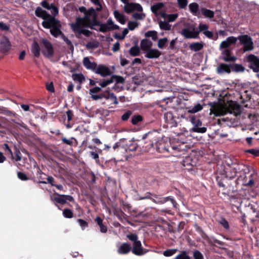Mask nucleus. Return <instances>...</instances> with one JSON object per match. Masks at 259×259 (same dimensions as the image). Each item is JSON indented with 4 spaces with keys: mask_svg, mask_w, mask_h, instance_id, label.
I'll list each match as a JSON object with an SVG mask.
<instances>
[{
    "mask_svg": "<svg viewBox=\"0 0 259 259\" xmlns=\"http://www.w3.org/2000/svg\"><path fill=\"white\" fill-rule=\"evenodd\" d=\"M41 6L50 11L52 15L48 13L46 11L43 10L41 8L38 7L35 11V14L36 16L44 19L42 22V26L50 29L51 34L54 37H58L63 34L61 31V25L60 22L56 19V17L58 14V9L53 4H50L47 1H43L41 2Z\"/></svg>",
    "mask_w": 259,
    "mask_h": 259,
    "instance_id": "obj_1",
    "label": "nucleus"
},
{
    "mask_svg": "<svg viewBox=\"0 0 259 259\" xmlns=\"http://www.w3.org/2000/svg\"><path fill=\"white\" fill-rule=\"evenodd\" d=\"M70 27L77 37H80L82 35L89 36L91 34V32L86 29L88 27L85 26L82 19H80L79 17L76 18L74 23L70 24Z\"/></svg>",
    "mask_w": 259,
    "mask_h": 259,
    "instance_id": "obj_2",
    "label": "nucleus"
},
{
    "mask_svg": "<svg viewBox=\"0 0 259 259\" xmlns=\"http://www.w3.org/2000/svg\"><path fill=\"white\" fill-rule=\"evenodd\" d=\"M96 11H97L95 9L91 8L85 12L83 17H79L80 19H82V22L85 24V26L91 29H96L94 27L98 24Z\"/></svg>",
    "mask_w": 259,
    "mask_h": 259,
    "instance_id": "obj_3",
    "label": "nucleus"
},
{
    "mask_svg": "<svg viewBox=\"0 0 259 259\" xmlns=\"http://www.w3.org/2000/svg\"><path fill=\"white\" fill-rule=\"evenodd\" d=\"M150 199L157 204H163L168 201H170L171 204L174 206V200L170 197L161 198L155 194L149 192H146L144 196H139V200Z\"/></svg>",
    "mask_w": 259,
    "mask_h": 259,
    "instance_id": "obj_4",
    "label": "nucleus"
},
{
    "mask_svg": "<svg viewBox=\"0 0 259 259\" xmlns=\"http://www.w3.org/2000/svg\"><path fill=\"white\" fill-rule=\"evenodd\" d=\"M181 34L186 38H196L198 37L199 32L193 24L188 23L185 25Z\"/></svg>",
    "mask_w": 259,
    "mask_h": 259,
    "instance_id": "obj_5",
    "label": "nucleus"
},
{
    "mask_svg": "<svg viewBox=\"0 0 259 259\" xmlns=\"http://www.w3.org/2000/svg\"><path fill=\"white\" fill-rule=\"evenodd\" d=\"M97 25L99 26V30L102 32H106L111 30L119 29V26L115 24L111 18L108 19L106 23H98Z\"/></svg>",
    "mask_w": 259,
    "mask_h": 259,
    "instance_id": "obj_6",
    "label": "nucleus"
},
{
    "mask_svg": "<svg viewBox=\"0 0 259 259\" xmlns=\"http://www.w3.org/2000/svg\"><path fill=\"white\" fill-rule=\"evenodd\" d=\"M190 122L193 125V127L190 130L191 132L198 133H204L206 132V127H202V123L199 119L192 116L190 118Z\"/></svg>",
    "mask_w": 259,
    "mask_h": 259,
    "instance_id": "obj_7",
    "label": "nucleus"
},
{
    "mask_svg": "<svg viewBox=\"0 0 259 259\" xmlns=\"http://www.w3.org/2000/svg\"><path fill=\"white\" fill-rule=\"evenodd\" d=\"M123 10L126 13L129 14L135 11L142 12L143 10V7L139 3H129V1L127 3H124Z\"/></svg>",
    "mask_w": 259,
    "mask_h": 259,
    "instance_id": "obj_8",
    "label": "nucleus"
},
{
    "mask_svg": "<svg viewBox=\"0 0 259 259\" xmlns=\"http://www.w3.org/2000/svg\"><path fill=\"white\" fill-rule=\"evenodd\" d=\"M241 44L243 45L244 51H251L253 49V42L251 38L247 35H244L237 37Z\"/></svg>",
    "mask_w": 259,
    "mask_h": 259,
    "instance_id": "obj_9",
    "label": "nucleus"
},
{
    "mask_svg": "<svg viewBox=\"0 0 259 259\" xmlns=\"http://www.w3.org/2000/svg\"><path fill=\"white\" fill-rule=\"evenodd\" d=\"M41 42L43 45L42 54L48 58H51L54 54V50L52 44L46 39H42Z\"/></svg>",
    "mask_w": 259,
    "mask_h": 259,
    "instance_id": "obj_10",
    "label": "nucleus"
},
{
    "mask_svg": "<svg viewBox=\"0 0 259 259\" xmlns=\"http://www.w3.org/2000/svg\"><path fill=\"white\" fill-rule=\"evenodd\" d=\"M249 62V67L256 72L259 71V59L253 55H250L247 57Z\"/></svg>",
    "mask_w": 259,
    "mask_h": 259,
    "instance_id": "obj_11",
    "label": "nucleus"
},
{
    "mask_svg": "<svg viewBox=\"0 0 259 259\" xmlns=\"http://www.w3.org/2000/svg\"><path fill=\"white\" fill-rule=\"evenodd\" d=\"M94 72L96 74H100L102 77H106L111 74L110 69L108 67L102 65L97 66Z\"/></svg>",
    "mask_w": 259,
    "mask_h": 259,
    "instance_id": "obj_12",
    "label": "nucleus"
},
{
    "mask_svg": "<svg viewBox=\"0 0 259 259\" xmlns=\"http://www.w3.org/2000/svg\"><path fill=\"white\" fill-rule=\"evenodd\" d=\"M237 40V37L233 36H229L225 40L221 42L220 47L221 49H227L231 45L235 44Z\"/></svg>",
    "mask_w": 259,
    "mask_h": 259,
    "instance_id": "obj_13",
    "label": "nucleus"
},
{
    "mask_svg": "<svg viewBox=\"0 0 259 259\" xmlns=\"http://www.w3.org/2000/svg\"><path fill=\"white\" fill-rule=\"evenodd\" d=\"M132 252L136 255H142L145 253L144 248L142 246L141 241H138L133 244Z\"/></svg>",
    "mask_w": 259,
    "mask_h": 259,
    "instance_id": "obj_14",
    "label": "nucleus"
},
{
    "mask_svg": "<svg viewBox=\"0 0 259 259\" xmlns=\"http://www.w3.org/2000/svg\"><path fill=\"white\" fill-rule=\"evenodd\" d=\"M161 55V53L158 50L156 49H150L148 51L145 52V56L148 59H157Z\"/></svg>",
    "mask_w": 259,
    "mask_h": 259,
    "instance_id": "obj_15",
    "label": "nucleus"
},
{
    "mask_svg": "<svg viewBox=\"0 0 259 259\" xmlns=\"http://www.w3.org/2000/svg\"><path fill=\"white\" fill-rule=\"evenodd\" d=\"M231 65L224 63H221L219 64L217 68V72L219 74L230 73L231 72Z\"/></svg>",
    "mask_w": 259,
    "mask_h": 259,
    "instance_id": "obj_16",
    "label": "nucleus"
},
{
    "mask_svg": "<svg viewBox=\"0 0 259 259\" xmlns=\"http://www.w3.org/2000/svg\"><path fill=\"white\" fill-rule=\"evenodd\" d=\"M213 112L215 116H219L226 114L228 112H232V111L218 105L216 107H213Z\"/></svg>",
    "mask_w": 259,
    "mask_h": 259,
    "instance_id": "obj_17",
    "label": "nucleus"
},
{
    "mask_svg": "<svg viewBox=\"0 0 259 259\" xmlns=\"http://www.w3.org/2000/svg\"><path fill=\"white\" fill-rule=\"evenodd\" d=\"M83 65L86 69L91 70L93 71L95 70L97 64L94 62H91L89 57H86L83 58Z\"/></svg>",
    "mask_w": 259,
    "mask_h": 259,
    "instance_id": "obj_18",
    "label": "nucleus"
},
{
    "mask_svg": "<svg viewBox=\"0 0 259 259\" xmlns=\"http://www.w3.org/2000/svg\"><path fill=\"white\" fill-rule=\"evenodd\" d=\"M242 170L245 175L243 180L244 185L246 186H252L254 184V181L252 179L250 178L248 182H247L245 180V179L247 178L246 175H249L250 172V167L248 166H243V168L242 169Z\"/></svg>",
    "mask_w": 259,
    "mask_h": 259,
    "instance_id": "obj_19",
    "label": "nucleus"
},
{
    "mask_svg": "<svg viewBox=\"0 0 259 259\" xmlns=\"http://www.w3.org/2000/svg\"><path fill=\"white\" fill-rule=\"evenodd\" d=\"M164 7L163 3H158L151 7V10L156 16H159L160 12L162 11Z\"/></svg>",
    "mask_w": 259,
    "mask_h": 259,
    "instance_id": "obj_20",
    "label": "nucleus"
},
{
    "mask_svg": "<svg viewBox=\"0 0 259 259\" xmlns=\"http://www.w3.org/2000/svg\"><path fill=\"white\" fill-rule=\"evenodd\" d=\"M230 54L231 51L228 49H225L222 53L223 60L226 62L235 61L236 58L235 57L230 56Z\"/></svg>",
    "mask_w": 259,
    "mask_h": 259,
    "instance_id": "obj_21",
    "label": "nucleus"
},
{
    "mask_svg": "<svg viewBox=\"0 0 259 259\" xmlns=\"http://www.w3.org/2000/svg\"><path fill=\"white\" fill-rule=\"evenodd\" d=\"M153 45L152 42L148 39H143L141 40L140 47L142 50L146 52L151 49Z\"/></svg>",
    "mask_w": 259,
    "mask_h": 259,
    "instance_id": "obj_22",
    "label": "nucleus"
},
{
    "mask_svg": "<svg viewBox=\"0 0 259 259\" xmlns=\"http://www.w3.org/2000/svg\"><path fill=\"white\" fill-rule=\"evenodd\" d=\"M113 15L115 19L120 24H124L125 23V16L124 14L119 12L118 10H115L113 12Z\"/></svg>",
    "mask_w": 259,
    "mask_h": 259,
    "instance_id": "obj_23",
    "label": "nucleus"
},
{
    "mask_svg": "<svg viewBox=\"0 0 259 259\" xmlns=\"http://www.w3.org/2000/svg\"><path fill=\"white\" fill-rule=\"evenodd\" d=\"M1 47L4 51H8L11 47L10 42L9 39L4 36L0 42Z\"/></svg>",
    "mask_w": 259,
    "mask_h": 259,
    "instance_id": "obj_24",
    "label": "nucleus"
},
{
    "mask_svg": "<svg viewBox=\"0 0 259 259\" xmlns=\"http://www.w3.org/2000/svg\"><path fill=\"white\" fill-rule=\"evenodd\" d=\"M131 250V245L126 243H122L118 248L117 252L119 254H126Z\"/></svg>",
    "mask_w": 259,
    "mask_h": 259,
    "instance_id": "obj_25",
    "label": "nucleus"
},
{
    "mask_svg": "<svg viewBox=\"0 0 259 259\" xmlns=\"http://www.w3.org/2000/svg\"><path fill=\"white\" fill-rule=\"evenodd\" d=\"M51 199L60 204L65 203L64 195H60L57 193H55L53 195L51 196Z\"/></svg>",
    "mask_w": 259,
    "mask_h": 259,
    "instance_id": "obj_26",
    "label": "nucleus"
},
{
    "mask_svg": "<svg viewBox=\"0 0 259 259\" xmlns=\"http://www.w3.org/2000/svg\"><path fill=\"white\" fill-rule=\"evenodd\" d=\"M202 109V106L200 104L198 103L193 107L187 108V112L190 113H195L201 111Z\"/></svg>",
    "mask_w": 259,
    "mask_h": 259,
    "instance_id": "obj_27",
    "label": "nucleus"
},
{
    "mask_svg": "<svg viewBox=\"0 0 259 259\" xmlns=\"http://www.w3.org/2000/svg\"><path fill=\"white\" fill-rule=\"evenodd\" d=\"M72 78L74 81L82 83L85 80L84 76L81 73H73Z\"/></svg>",
    "mask_w": 259,
    "mask_h": 259,
    "instance_id": "obj_28",
    "label": "nucleus"
},
{
    "mask_svg": "<svg viewBox=\"0 0 259 259\" xmlns=\"http://www.w3.org/2000/svg\"><path fill=\"white\" fill-rule=\"evenodd\" d=\"M189 8L190 11L194 15H196L199 10V5L196 3H192L189 4Z\"/></svg>",
    "mask_w": 259,
    "mask_h": 259,
    "instance_id": "obj_29",
    "label": "nucleus"
},
{
    "mask_svg": "<svg viewBox=\"0 0 259 259\" xmlns=\"http://www.w3.org/2000/svg\"><path fill=\"white\" fill-rule=\"evenodd\" d=\"M32 52L34 55L38 57L40 55V48L36 42H34L32 45Z\"/></svg>",
    "mask_w": 259,
    "mask_h": 259,
    "instance_id": "obj_30",
    "label": "nucleus"
},
{
    "mask_svg": "<svg viewBox=\"0 0 259 259\" xmlns=\"http://www.w3.org/2000/svg\"><path fill=\"white\" fill-rule=\"evenodd\" d=\"M203 44L200 42H195L190 45V49L195 52L200 51L203 48Z\"/></svg>",
    "mask_w": 259,
    "mask_h": 259,
    "instance_id": "obj_31",
    "label": "nucleus"
},
{
    "mask_svg": "<svg viewBox=\"0 0 259 259\" xmlns=\"http://www.w3.org/2000/svg\"><path fill=\"white\" fill-rule=\"evenodd\" d=\"M130 54L132 56H138L140 53V48L136 45L132 47L129 50Z\"/></svg>",
    "mask_w": 259,
    "mask_h": 259,
    "instance_id": "obj_32",
    "label": "nucleus"
},
{
    "mask_svg": "<svg viewBox=\"0 0 259 259\" xmlns=\"http://www.w3.org/2000/svg\"><path fill=\"white\" fill-rule=\"evenodd\" d=\"M201 12L205 17L212 18L214 17V12L210 10L205 8H201Z\"/></svg>",
    "mask_w": 259,
    "mask_h": 259,
    "instance_id": "obj_33",
    "label": "nucleus"
},
{
    "mask_svg": "<svg viewBox=\"0 0 259 259\" xmlns=\"http://www.w3.org/2000/svg\"><path fill=\"white\" fill-rule=\"evenodd\" d=\"M159 26L161 29L164 30H169L171 27L168 22L165 21H160L159 22Z\"/></svg>",
    "mask_w": 259,
    "mask_h": 259,
    "instance_id": "obj_34",
    "label": "nucleus"
},
{
    "mask_svg": "<svg viewBox=\"0 0 259 259\" xmlns=\"http://www.w3.org/2000/svg\"><path fill=\"white\" fill-rule=\"evenodd\" d=\"M145 36L147 37H151L153 40H156L158 38L157 32L154 30L147 31L145 33Z\"/></svg>",
    "mask_w": 259,
    "mask_h": 259,
    "instance_id": "obj_35",
    "label": "nucleus"
},
{
    "mask_svg": "<svg viewBox=\"0 0 259 259\" xmlns=\"http://www.w3.org/2000/svg\"><path fill=\"white\" fill-rule=\"evenodd\" d=\"M73 141H74V142H76V140L73 137H71L69 139H67L65 137H63L62 139V141L63 142V143L67 144L68 145H69V146H72L73 145Z\"/></svg>",
    "mask_w": 259,
    "mask_h": 259,
    "instance_id": "obj_36",
    "label": "nucleus"
},
{
    "mask_svg": "<svg viewBox=\"0 0 259 259\" xmlns=\"http://www.w3.org/2000/svg\"><path fill=\"white\" fill-rule=\"evenodd\" d=\"M142 120V117L140 115H136L132 117V123L134 125H137L139 122Z\"/></svg>",
    "mask_w": 259,
    "mask_h": 259,
    "instance_id": "obj_37",
    "label": "nucleus"
},
{
    "mask_svg": "<svg viewBox=\"0 0 259 259\" xmlns=\"http://www.w3.org/2000/svg\"><path fill=\"white\" fill-rule=\"evenodd\" d=\"M167 38L166 37H164L162 38H160L157 43V46L159 49H163L167 41Z\"/></svg>",
    "mask_w": 259,
    "mask_h": 259,
    "instance_id": "obj_38",
    "label": "nucleus"
},
{
    "mask_svg": "<svg viewBox=\"0 0 259 259\" xmlns=\"http://www.w3.org/2000/svg\"><path fill=\"white\" fill-rule=\"evenodd\" d=\"M132 17L134 19H135L136 20H143L145 18L146 15L143 13H135L133 14Z\"/></svg>",
    "mask_w": 259,
    "mask_h": 259,
    "instance_id": "obj_39",
    "label": "nucleus"
},
{
    "mask_svg": "<svg viewBox=\"0 0 259 259\" xmlns=\"http://www.w3.org/2000/svg\"><path fill=\"white\" fill-rule=\"evenodd\" d=\"M230 171L233 170V173L231 175H230L228 171H226V175L227 177H228L230 179L234 178L237 172V167H230Z\"/></svg>",
    "mask_w": 259,
    "mask_h": 259,
    "instance_id": "obj_40",
    "label": "nucleus"
},
{
    "mask_svg": "<svg viewBox=\"0 0 259 259\" xmlns=\"http://www.w3.org/2000/svg\"><path fill=\"white\" fill-rule=\"evenodd\" d=\"M139 26V23L136 21H129L127 24L128 29L130 30H134Z\"/></svg>",
    "mask_w": 259,
    "mask_h": 259,
    "instance_id": "obj_41",
    "label": "nucleus"
},
{
    "mask_svg": "<svg viewBox=\"0 0 259 259\" xmlns=\"http://www.w3.org/2000/svg\"><path fill=\"white\" fill-rule=\"evenodd\" d=\"M177 251V249H167L163 252V255L165 256H170L175 254Z\"/></svg>",
    "mask_w": 259,
    "mask_h": 259,
    "instance_id": "obj_42",
    "label": "nucleus"
},
{
    "mask_svg": "<svg viewBox=\"0 0 259 259\" xmlns=\"http://www.w3.org/2000/svg\"><path fill=\"white\" fill-rule=\"evenodd\" d=\"M178 5L180 9L186 8L188 5V0H177Z\"/></svg>",
    "mask_w": 259,
    "mask_h": 259,
    "instance_id": "obj_43",
    "label": "nucleus"
},
{
    "mask_svg": "<svg viewBox=\"0 0 259 259\" xmlns=\"http://www.w3.org/2000/svg\"><path fill=\"white\" fill-rule=\"evenodd\" d=\"M62 39L66 43V44L68 45L69 49L70 50H73L74 48L72 44L71 41L67 37H66L64 34H62L61 36Z\"/></svg>",
    "mask_w": 259,
    "mask_h": 259,
    "instance_id": "obj_44",
    "label": "nucleus"
},
{
    "mask_svg": "<svg viewBox=\"0 0 259 259\" xmlns=\"http://www.w3.org/2000/svg\"><path fill=\"white\" fill-rule=\"evenodd\" d=\"M111 78L113 79V81L115 80L116 83H123L124 81V79L121 76L113 75L111 76Z\"/></svg>",
    "mask_w": 259,
    "mask_h": 259,
    "instance_id": "obj_45",
    "label": "nucleus"
},
{
    "mask_svg": "<svg viewBox=\"0 0 259 259\" xmlns=\"http://www.w3.org/2000/svg\"><path fill=\"white\" fill-rule=\"evenodd\" d=\"M91 2L94 4L95 6H96L97 7L95 9L97 12H100L102 9V5L100 2L99 0H90Z\"/></svg>",
    "mask_w": 259,
    "mask_h": 259,
    "instance_id": "obj_46",
    "label": "nucleus"
},
{
    "mask_svg": "<svg viewBox=\"0 0 259 259\" xmlns=\"http://www.w3.org/2000/svg\"><path fill=\"white\" fill-rule=\"evenodd\" d=\"M63 215L66 218H72L73 217V212L69 209H65L63 212Z\"/></svg>",
    "mask_w": 259,
    "mask_h": 259,
    "instance_id": "obj_47",
    "label": "nucleus"
},
{
    "mask_svg": "<svg viewBox=\"0 0 259 259\" xmlns=\"http://www.w3.org/2000/svg\"><path fill=\"white\" fill-rule=\"evenodd\" d=\"M54 178L52 177L49 176V177H47V182L46 181H40L39 183H42V184L49 183L52 186H56V184L54 183Z\"/></svg>",
    "mask_w": 259,
    "mask_h": 259,
    "instance_id": "obj_48",
    "label": "nucleus"
},
{
    "mask_svg": "<svg viewBox=\"0 0 259 259\" xmlns=\"http://www.w3.org/2000/svg\"><path fill=\"white\" fill-rule=\"evenodd\" d=\"M232 69L236 72H243L244 70V68L240 64H235L233 67Z\"/></svg>",
    "mask_w": 259,
    "mask_h": 259,
    "instance_id": "obj_49",
    "label": "nucleus"
},
{
    "mask_svg": "<svg viewBox=\"0 0 259 259\" xmlns=\"http://www.w3.org/2000/svg\"><path fill=\"white\" fill-rule=\"evenodd\" d=\"M128 28H124L122 32V36H118L117 34L115 35V38H118L120 39H123L124 38L125 36L128 33Z\"/></svg>",
    "mask_w": 259,
    "mask_h": 259,
    "instance_id": "obj_50",
    "label": "nucleus"
},
{
    "mask_svg": "<svg viewBox=\"0 0 259 259\" xmlns=\"http://www.w3.org/2000/svg\"><path fill=\"white\" fill-rule=\"evenodd\" d=\"M208 28V26L207 25L204 24H200L199 25V29H198V31L199 32V33L200 32H203L207 30Z\"/></svg>",
    "mask_w": 259,
    "mask_h": 259,
    "instance_id": "obj_51",
    "label": "nucleus"
},
{
    "mask_svg": "<svg viewBox=\"0 0 259 259\" xmlns=\"http://www.w3.org/2000/svg\"><path fill=\"white\" fill-rule=\"evenodd\" d=\"M178 17V14H168L167 16V19L169 22H174Z\"/></svg>",
    "mask_w": 259,
    "mask_h": 259,
    "instance_id": "obj_52",
    "label": "nucleus"
},
{
    "mask_svg": "<svg viewBox=\"0 0 259 259\" xmlns=\"http://www.w3.org/2000/svg\"><path fill=\"white\" fill-rule=\"evenodd\" d=\"M77 222L80 226L81 227L82 230H83L86 227H88V224L86 221L82 219H78L77 220Z\"/></svg>",
    "mask_w": 259,
    "mask_h": 259,
    "instance_id": "obj_53",
    "label": "nucleus"
},
{
    "mask_svg": "<svg viewBox=\"0 0 259 259\" xmlns=\"http://www.w3.org/2000/svg\"><path fill=\"white\" fill-rule=\"evenodd\" d=\"M113 82V79L111 78L109 79L105 80L100 83V85L102 87H105L108 84H110V83H112Z\"/></svg>",
    "mask_w": 259,
    "mask_h": 259,
    "instance_id": "obj_54",
    "label": "nucleus"
},
{
    "mask_svg": "<svg viewBox=\"0 0 259 259\" xmlns=\"http://www.w3.org/2000/svg\"><path fill=\"white\" fill-rule=\"evenodd\" d=\"M132 114V111L128 110L124 113L121 116V119L123 121L127 120Z\"/></svg>",
    "mask_w": 259,
    "mask_h": 259,
    "instance_id": "obj_55",
    "label": "nucleus"
},
{
    "mask_svg": "<svg viewBox=\"0 0 259 259\" xmlns=\"http://www.w3.org/2000/svg\"><path fill=\"white\" fill-rule=\"evenodd\" d=\"M128 239L134 242L139 241L138 240V236L136 234H132L127 235Z\"/></svg>",
    "mask_w": 259,
    "mask_h": 259,
    "instance_id": "obj_56",
    "label": "nucleus"
},
{
    "mask_svg": "<svg viewBox=\"0 0 259 259\" xmlns=\"http://www.w3.org/2000/svg\"><path fill=\"white\" fill-rule=\"evenodd\" d=\"M89 155L92 157L93 159L96 160L97 162L99 161V157L98 153L94 151H91L90 152Z\"/></svg>",
    "mask_w": 259,
    "mask_h": 259,
    "instance_id": "obj_57",
    "label": "nucleus"
},
{
    "mask_svg": "<svg viewBox=\"0 0 259 259\" xmlns=\"http://www.w3.org/2000/svg\"><path fill=\"white\" fill-rule=\"evenodd\" d=\"M101 88L98 87H94L90 90L89 93L90 95L95 94L101 91Z\"/></svg>",
    "mask_w": 259,
    "mask_h": 259,
    "instance_id": "obj_58",
    "label": "nucleus"
},
{
    "mask_svg": "<svg viewBox=\"0 0 259 259\" xmlns=\"http://www.w3.org/2000/svg\"><path fill=\"white\" fill-rule=\"evenodd\" d=\"M66 113V115H64V116L65 118L67 117V121L69 122L72 119L73 114L71 110H68Z\"/></svg>",
    "mask_w": 259,
    "mask_h": 259,
    "instance_id": "obj_59",
    "label": "nucleus"
},
{
    "mask_svg": "<svg viewBox=\"0 0 259 259\" xmlns=\"http://www.w3.org/2000/svg\"><path fill=\"white\" fill-rule=\"evenodd\" d=\"M17 175L18 178L22 181H26L28 180L27 176L23 172H18Z\"/></svg>",
    "mask_w": 259,
    "mask_h": 259,
    "instance_id": "obj_60",
    "label": "nucleus"
},
{
    "mask_svg": "<svg viewBox=\"0 0 259 259\" xmlns=\"http://www.w3.org/2000/svg\"><path fill=\"white\" fill-rule=\"evenodd\" d=\"M193 255L195 259H203L202 254L198 250L194 252Z\"/></svg>",
    "mask_w": 259,
    "mask_h": 259,
    "instance_id": "obj_61",
    "label": "nucleus"
},
{
    "mask_svg": "<svg viewBox=\"0 0 259 259\" xmlns=\"http://www.w3.org/2000/svg\"><path fill=\"white\" fill-rule=\"evenodd\" d=\"M220 224L226 229H228L229 227L228 222L225 219H221L220 221Z\"/></svg>",
    "mask_w": 259,
    "mask_h": 259,
    "instance_id": "obj_62",
    "label": "nucleus"
},
{
    "mask_svg": "<svg viewBox=\"0 0 259 259\" xmlns=\"http://www.w3.org/2000/svg\"><path fill=\"white\" fill-rule=\"evenodd\" d=\"M97 45L93 42H89L86 45V48L87 49H95L97 47Z\"/></svg>",
    "mask_w": 259,
    "mask_h": 259,
    "instance_id": "obj_63",
    "label": "nucleus"
},
{
    "mask_svg": "<svg viewBox=\"0 0 259 259\" xmlns=\"http://www.w3.org/2000/svg\"><path fill=\"white\" fill-rule=\"evenodd\" d=\"M109 98L111 99L113 101L114 104H118V101L117 100L116 97L114 95L113 93H109Z\"/></svg>",
    "mask_w": 259,
    "mask_h": 259,
    "instance_id": "obj_64",
    "label": "nucleus"
}]
</instances>
